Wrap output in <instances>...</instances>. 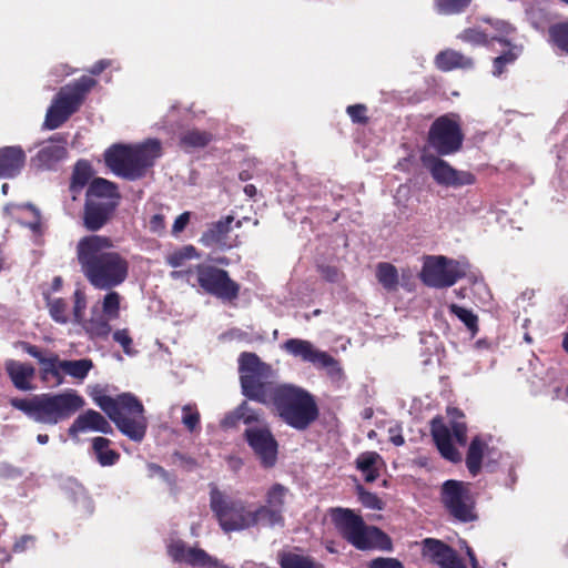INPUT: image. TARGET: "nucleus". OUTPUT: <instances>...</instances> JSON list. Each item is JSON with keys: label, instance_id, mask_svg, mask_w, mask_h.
<instances>
[{"label": "nucleus", "instance_id": "obj_1", "mask_svg": "<svg viewBox=\"0 0 568 568\" xmlns=\"http://www.w3.org/2000/svg\"><path fill=\"white\" fill-rule=\"evenodd\" d=\"M239 369L243 394L262 404H272L290 426L304 429L316 418L317 409L312 396L295 385L274 386L268 383L273 369L255 354L243 353L239 358Z\"/></svg>", "mask_w": 568, "mask_h": 568}, {"label": "nucleus", "instance_id": "obj_2", "mask_svg": "<svg viewBox=\"0 0 568 568\" xmlns=\"http://www.w3.org/2000/svg\"><path fill=\"white\" fill-rule=\"evenodd\" d=\"M77 260L88 282L98 290H112L129 277L130 262L114 250L110 237L88 235L79 240Z\"/></svg>", "mask_w": 568, "mask_h": 568}, {"label": "nucleus", "instance_id": "obj_3", "mask_svg": "<svg viewBox=\"0 0 568 568\" xmlns=\"http://www.w3.org/2000/svg\"><path fill=\"white\" fill-rule=\"evenodd\" d=\"M10 404L36 423L54 426L69 419L85 402L74 389L44 393L31 398H12Z\"/></svg>", "mask_w": 568, "mask_h": 568}, {"label": "nucleus", "instance_id": "obj_4", "mask_svg": "<svg viewBox=\"0 0 568 568\" xmlns=\"http://www.w3.org/2000/svg\"><path fill=\"white\" fill-rule=\"evenodd\" d=\"M90 396L122 434L134 442H141L144 438L146 432L144 408L134 395L123 393L111 397L105 395L100 387H94L91 389Z\"/></svg>", "mask_w": 568, "mask_h": 568}, {"label": "nucleus", "instance_id": "obj_5", "mask_svg": "<svg viewBox=\"0 0 568 568\" xmlns=\"http://www.w3.org/2000/svg\"><path fill=\"white\" fill-rule=\"evenodd\" d=\"M160 156L161 143L150 139L135 145L115 144L105 151L104 160L115 175L135 180Z\"/></svg>", "mask_w": 568, "mask_h": 568}, {"label": "nucleus", "instance_id": "obj_6", "mask_svg": "<svg viewBox=\"0 0 568 568\" xmlns=\"http://www.w3.org/2000/svg\"><path fill=\"white\" fill-rule=\"evenodd\" d=\"M331 517L342 536L357 549H390V539L378 528L365 525L352 510L336 508L332 510Z\"/></svg>", "mask_w": 568, "mask_h": 568}, {"label": "nucleus", "instance_id": "obj_7", "mask_svg": "<svg viewBox=\"0 0 568 568\" xmlns=\"http://www.w3.org/2000/svg\"><path fill=\"white\" fill-rule=\"evenodd\" d=\"M210 505L221 528L226 532L239 531L262 524L256 507H248L242 501L231 500L217 488L211 489Z\"/></svg>", "mask_w": 568, "mask_h": 568}, {"label": "nucleus", "instance_id": "obj_8", "mask_svg": "<svg viewBox=\"0 0 568 568\" xmlns=\"http://www.w3.org/2000/svg\"><path fill=\"white\" fill-rule=\"evenodd\" d=\"M95 84L94 79L84 75L61 88L47 111L45 128L54 130L64 123L80 108L85 94Z\"/></svg>", "mask_w": 568, "mask_h": 568}, {"label": "nucleus", "instance_id": "obj_9", "mask_svg": "<svg viewBox=\"0 0 568 568\" xmlns=\"http://www.w3.org/2000/svg\"><path fill=\"white\" fill-rule=\"evenodd\" d=\"M469 263L465 258L454 260L444 255H426L419 272L420 281L434 288L450 287L466 276Z\"/></svg>", "mask_w": 568, "mask_h": 568}, {"label": "nucleus", "instance_id": "obj_10", "mask_svg": "<svg viewBox=\"0 0 568 568\" xmlns=\"http://www.w3.org/2000/svg\"><path fill=\"white\" fill-rule=\"evenodd\" d=\"M447 414L450 419L453 435L447 426L436 419L432 424V434L442 456L456 463L462 459V456L454 447L453 439L464 446L466 444V426L460 420L463 414L457 408H448Z\"/></svg>", "mask_w": 568, "mask_h": 568}, {"label": "nucleus", "instance_id": "obj_11", "mask_svg": "<svg viewBox=\"0 0 568 568\" xmlns=\"http://www.w3.org/2000/svg\"><path fill=\"white\" fill-rule=\"evenodd\" d=\"M442 501L457 520L469 523L477 519L475 499L469 485L458 480H447L442 487Z\"/></svg>", "mask_w": 568, "mask_h": 568}, {"label": "nucleus", "instance_id": "obj_12", "mask_svg": "<svg viewBox=\"0 0 568 568\" xmlns=\"http://www.w3.org/2000/svg\"><path fill=\"white\" fill-rule=\"evenodd\" d=\"M121 295L115 291L108 292L100 305L91 308L90 318L83 323V329L90 338H106L111 333L110 321L120 316Z\"/></svg>", "mask_w": 568, "mask_h": 568}, {"label": "nucleus", "instance_id": "obj_13", "mask_svg": "<svg viewBox=\"0 0 568 568\" xmlns=\"http://www.w3.org/2000/svg\"><path fill=\"white\" fill-rule=\"evenodd\" d=\"M428 143L439 155L457 152L463 144V133L454 115L438 118L430 126Z\"/></svg>", "mask_w": 568, "mask_h": 568}, {"label": "nucleus", "instance_id": "obj_14", "mask_svg": "<svg viewBox=\"0 0 568 568\" xmlns=\"http://www.w3.org/2000/svg\"><path fill=\"white\" fill-rule=\"evenodd\" d=\"M420 161L433 180L440 186L460 187L475 182V176L470 172L458 171L434 154L424 153Z\"/></svg>", "mask_w": 568, "mask_h": 568}, {"label": "nucleus", "instance_id": "obj_15", "mask_svg": "<svg viewBox=\"0 0 568 568\" xmlns=\"http://www.w3.org/2000/svg\"><path fill=\"white\" fill-rule=\"evenodd\" d=\"M197 281L205 292L223 301L236 298L240 291L239 285L229 277L225 271L214 266H197Z\"/></svg>", "mask_w": 568, "mask_h": 568}, {"label": "nucleus", "instance_id": "obj_16", "mask_svg": "<svg viewBox=\"0 0 568 568\" xmlns=\"http://www.w3.org/2000/svg\"><path fill=\"white\" fill-rule=\"evenodd\" d=\"M245 437L264 468H272L277 462L278 445L266 427H248Z\"/></svg>", "mask_w": 568, "mask_h": 568}, {"label": "nucleus", "instance_id": "obj_17", "mask_svg": "<svg viewBox=\"0 0 568 568\" xmlns=\"http://www.w3.org/2000/svg\"><path fill=\"white\" fill-rule=\"evenodd\" d=\"M288 489L281 485H272L265 494V505L256 507L262 525L275 527L283 525V511Z\"/></svg>", "mask_w": 568, "mask_h": 568}, {"label": "nucleus", "instance_id": "obj_18", "mask_svg": "<svg viewBox=\"0 0 568 568\" xmlns=\"http://www.w3.org/2000/svg\"><path fill=\"white\" fill-rule=\"evenodd\" d=\"M169 556L176 562L201 568H217V559L199 547L187 546L183 540L173 539L168 545Z\"/></svg>", "mask_w": 568, "mask_h": 568}, {"label": "nucleus", "instance_id": "obj_19", "mask_svg": "<svg viewBox=\"0 0 568 568\" xmlns=\"http://www.w3.org/2000/svg\"><path fill=\"white\" fill-rule=\"evenodd\" d=\"M423 556L439 568H465L455 551L436 539L427 538L423 541Z\"/></svg>", "mask_w": 568, "mask_h": 568}, {"label": "nucleus", "instance_id": "obj_20", "mask_svg": "<svg viewBox=\"0 0 568 568\" xmlns=\"http://www.w3.org/2000/svg\"><path fill=\"white\" fill-rule=\"evenodd\" d=\"M491 28L496 30V33L489 32L487 29L481 31L477 28H469L459 33L458 38L462 41L473 45L486 44L488 39L497 40L499 42H504L506 45H509V41L504 39V36L510 34L514 31L513 27L505 21H496L494 24H491Z\"/></svg>", "mask_w": 568, "mask_h": 568}, {"label": "nucleus", "instance_id": "obj_21", "mask_svg": "<svg viewBox=\"0 0 568 568\" xmlns=\"http://www.w3.org/2000/svg\"><path fill=\"white\" fill-rule=\"evenodd\" d=\"M90 432L111 434L112 427L99 412L88 409L80 414L71 424L69 435L74 438L81 433Z\"/></svg>", "mask_w": 568, "mask_h": 568}, {"label": "nucleus", "instance_id": "obj_22", "mask_svg": "<svg viewBox=\"0 0 568 568\" xmlns=\"http://www.w3.org/2000/svg\"><path fill=\"white\" fill-rule=\"evenodd\" d=\"M67 141L62 138H52L43 142L32 159V163L40 169H52L67 156Z\"/></svg>", "mask_w": 568, "mask_h": 568}, {"label": "nucleus", "instance_id": "obj_23", "mask_svg": "<svg viewBox=\"0 0 568 568\" xmlns=\"http://www.w3.org/2000/svg\"><path fill=\"white\" fill-rule=\"evenodd\" d=\"M282 348L295 358L312 364L314 367L322 359L325 351L318 349L312 342L302 338H290Z\"/></svg>", "mask_w": 568, "mask_h": 568}, {"label": "nucleus", "instance_id": "obj_24", "mask_svg": "<svg viewBox=\"0 0 568 568\" xmlns=\"http://www.w3.org/2000/svg\"><path fill=\"white\" fill-rule=\"evenodd\" d=\"M26 153L21 146H4L0 149V178L18 175L26 164Z\"/></svg>", "mask_w": 568, "mask_h": 568}, {"label": "nucleus", "instance_id": "obj_25", "mask_svg": "<svg viewBox=\"0 0 568 568\" xmlns=\"http://www.w3.org/2000/svg\"><path fill=\"white\" fill-rule=\"evenodd\" d=\"M4 368L17 389L23 392L33 389L32 381L36 369L32 365L16 359H7Z\"/></svg>", "mask_w": 568, "mask_h": 568}, {"label": "nucleus", "instance_id": "obj_26", "mask_svg": "<svg viewBox=\"0 0 568 568\" xmlns=\"http://www.w3.org/2000/svg\"><path fill=\"white\" fill-rule=\"evenodd\" d=\"M234 217L227 215L212 224L201 236V242L206 246L227 247V234L232 229Z\"/></svg>", "mask_w": 568, "mask_h": 568}, {"label": "nucleus", "instance_id": "obj_27", "mask_svg": "<svg viewBox=\"0 0 568 568\" xmlns=\"http://www.w3.org/2000/svg\"><path fill=\"white\" fill-rule=\"evenodd\" d=\"M114 203L87 201L84 213V225L88 230L101 229L109 219Z\"/></svg>", "mask_w": 568, "mask_h": 568}, {"label": "nucleus", "instance_id": "obj_28", "mask_svg": "<svg viewBox=\"0 0 568 568\" xmlns=\"http://www.w3.org/2000/svg\"><path fill=\"white\" fill-rule=\"evenodd\" d=\"M434 62H435V65L437 69L445 71V72H448V71H452L455 69L468 70L474 67V62H473L471 58L466 57L463 53H460L456 50H452V49H446V50L440 51L435 57Z\"/></svg>", "mask_w": 568, "mask_h": 568}, {"label": "nucleus", "instance_id": "obj_29", "mask_svg": "<svg viewBox=\"0 0 568 568\" xmlns=\"http://www.w3.org/2000/svg\"><path fill=\"white\" fill-rule=\"evenodd\" d=\"M356 467L365 476L368 483L375 481L379 477V470L384 466V460L376 452H364L356 458Z\"/></svg>", "mask_w": 568, "mask_h": 568}, {"label": "nucleus", "instance_id": "obj_30", "mask_svg": "<svg viewBox=\"0 0 568 568\" xmlns=\"http://www.w3.org/2000/svg\"><path fill=\"white\" fill-rule=\"evenodd\" d=\"M6 212L12 215L14 219L20 221L21 224L27 225L33 232H38L40 229V213L31 204L22 205H7Z\"/></svg>", "mask_w": 568, "mask_h": 568}, {"label": "nucleus", "instance_id": "obj_31", "mask_svg": "<svg viewBox=\"0 0 568 568\" xmlns=\"http://www.w3.org/2000/svg\"><path fill=\"white\" fill-rule=\"evenodd\" d=\"M118 197V192L115 186L104 180V179H95L91 182L88 192H87V201L91 202H110L114 203V200Z\"/></svg>", "mask_w": 568, "mask_h": 568}, {"label": "nucleus", "instance_id": "obj_32", "mask_svg": "<svg viewBox=\"0 0 568 568\" xmlns=\"http://www.w3.org/2000/svg\"><path fill=\"white\" fill-rule=\"evenodd\" d=\"M488 449V446L485 440L479 437H476L471 440L467 457H466V466L469 473L473 476H476L481 467L483 458Z\"/></svg>", "mask_w": 568, "mask_h": 568}, {"label": "nucleus", "instance_id": "obj_33", "mask_svg": "<svg viewBox=\"0 0 568 568\" xmlns=\"http://www.w3.org/2000/svg\"><path fill=\"white\" fill-rule=\"evenodd\" d=\"M92 448L99 464L103 467L113 466L120 458V455L110 448V440L104 437L92 439Z\"/></svg>", "mask_w": 568, "mask_h": 568}, {"label": "nucleus", "instance_id": "obj_34", "mask_svg": "<svg viewBox=\"0 0 568 568\" xmlns=\"http://www.w3.org/2000/svg\"><path fill=\"white\" fill-rule=\"evenodd\" d=\"M237 422H243L248 427H254V423H260V415L244 403L233 413L225 416L222 425L225 427H232L235 426Z\"/></svg>", "mask_w": 568, "mask_h": 568}, {"label": "nucleus", "instance_id": "obj_35", "mask_svg": "<svg viewBox=\"0 0 568 568\" xmlns=\"http://www.w3.org/2000/svg\"><path fill=\"white\" fill-rule=\"evenodd\" d=\"M63 374L82 382L87 378L93 368V362L90 358H81L74 361H62Z\"/></svg>", "mask_w": 568, "mask_h": 568}, {"label": "nucleus", "instance_id": "obj_36", "mask_svg": "<svg viewBox=\"0 0 568 568\" xmlns=\"http://www.w3.org/2000/svg\"><path fill=\"white\" fill-rule=\"evenodd\" d=\"M91 176V168L85 161H79L73 170L70 184L72 200H77Z\"/></svg>", "mask_w": 568, "mask_h": 568}, {"label": "nucleus", "instance_id": "obj_37", "mask_svg": "<svg viewBox=\"0 0 568 568\" xmlns=\"http://www.w3.org/2000/svg\"><path fill=\"white\" fill-rule=\"evenodd\" d=\"M376 278L387 291H395L399 282L397 268L387 262L378 263L376 265Z\"/></svg>", "mask_w": 568, "mask_h": 568}, {"label": "nucleus", "instance_id": "obj_38", "mask_svg": "<svg viewBox=\"0 0 568 568\" xmlns=\"http://www.w3.org/2000/svg\"><path fill=\"white\" fill-rule=\"evenodd\" d=\"M280 565L282 568H324V566L308 556L285 552L280 557Z\"/></svg>", "mask_w": 568, "mask_h": 568}, {"label": "nucleus", "instance_id": "obj_39", "mask_svg": "<svg viewBox=\"0 0 568 568\" xmlns=\"http://www.w3.org/2000/svg\"><path fill=\"white\" fill-rule=\"evenodd\" d=\"M199 255L192 245H185L181 248L172 251L166 255V263L172 267H181L186 261L196 258Z\"/></svg>", "mask_w": 568, "mask_h": 568}, {"label": "nucleus", "instance_id": "obj_40", "mask_svg": "<svg viewBox=\"0 0 568 568\" xmlns=\"http://www.w3.org/2000/svg\"><path fill=\"white\" fill-rule=\"evenodd\" d=\"M449 311L454 314L460 322L465 324L468 331L471 333V336H475L478 332V318L477 316L467 308L458 306L457 304H450Z\"/></svg>", "mask_w": 568, "mask_h": 568}, {"label": "nucleus", "instance_id": "obj_41", "mask_svg": "<svg viewBox=\"0 0 568 568\" xmlns=\"http://www.w3.org/2000/svg\"><path fill=\"white\" fill-rule=\"evenodd\" d=\"M315 367L318 369H325L326 374L333 382H339L343 379V369L339 363L327 352H324L322 359H320Z\"/></svg>", "mask_w": 568, "mask_h": 568}, {"label": "nucleus", "instance_id": "obj_42", "mask_svg": "<svg viewBox=\"0 0 568 568\" xmlns=\"http://www.w3.org/2000/svg\"><path fill=\"white\" fill-rule=\"evenodd\" d=\"M211 141V134L197 130L185 132L181 138L184 148H202Z\"/></svg>", "mask_w": 568, "mask_h": 568}, {"label": "nucleus", "instance_id": "obj_43", "mask_svg": "<svg viewBox=\"0 0 568 568\" xmlns=\"http://www.w3.org/2000/svg\"><path fill=\"white\" fill-rule=\"evenodd\" d=\"M520 52H521V49L519 47L511 45L510 49L506 53L497 57L494 60L493 74L495 77L501 75L505 67L509 63H513L519 57Z\"/></svg>", "mask_w": 568, "mask_h": 568}, {"label": "nucleus", "instance_id": "obj_44", "mask_svg": "<svg viewBox=\"0 0 568 568\" xmlns=\"http://www.w3.org/2000/svg\"><path fill=\"white\" fill-rule=\"evenodd\" d=\"M181 422L189 432H195L200 426V413L195 405L186 404L181 408Z\"/></svg>", "mask_w": 568, "mask_h": 568}, {"label": "nucleus", "instance_id": "obj_45", "mask_svg": "<svg viewBox=\"0 0 568 568\" xmlns=\"http://www.w3.org/2000/svg\"><path fill=\"white\" fill-rule=\"evenodd\" d=\"M471 0H434L436 10L442 14H455L469 6Z\"/></svg>", "mask_w": 568, "mask_h": 568}, {"label": "nucleus", "instance_id": "obj_46", "mask_svg": "<svg viewBox=\"0 0 568 568\" xmlns=\"http://www.w3.org/2000/svg\"><path fill=\"white\" fill-rule=\"evenodd\" d=\"M48 308L51 317L61 324H65L69 320L68 317V305L61 298H52L48 300Z\"/></svg>", "mask_w": 568, "mask_h": 568}, {"label": "nucleus", "instance_id": "obj_47", "mask_svg": "<svg viewBox=\"0 0 568 568\" xmlns=\"http://www.w3.org/2000/svg\"><path fill=\"white\" fill-rule=\"evenodd\" d=\"M549 36L554 44L568 52V23L551 27L549 29Z\"/></svg>", "mask_w": 568, "mask_h": 568}, {"label": "nucleus", "instance_id": "obj_48", "mask_svg": "<svg viewBox=\"0 0 568 568\" xmlns=\"http://www.w3.org/2000/svg\"><path fill=\"white\" fill-rule=\"evenodd\" d=\"M87 307V297L82 290H77L74 292V306H73V317L75 323L80 324L83 327V323L87 320L83 318V313Z\"/></svg>", "mask_w": 568, "mask_h": 568}, {"label": "nucleus", "instance_id": "obj_49", "mask_svg": "<svg viewBox=\"0 0 568 568\" xmlns=\"http://www.w3.org/2000/svg\"><path fill=\"white\" fill-rule=\"evenodd\" d=\"M113 339L123 348V352L132 356L135 354V351L132 348V338L126 328L116 329L113 333Z\"/></svg>", "mask_w": 568, "mask_h": 568}, {"label": "nucleus", "instance_id": "obj_50", "mask_svg": "<svg viewBox=\"0 0 568 568\" xmlns=\"http://www.w3.org/2000/svg\"><path fill=\"white\" fill-rule=\"evenodd\" d=\"M40 364L42 366L41 372L43 379H48V372H50V368H62V361L59 359L58 355L55 354H50L48 356L44 355L43 358H40Z\"/></svg>", "mask_w": 568, "mask_h": 568}, {"label": "nucleus", "instance_id": "obj_51", "mask_svg": "<svg viewBox=\"0 0 568 568\" xmlns=\"http://www.w3.org/2000/svg\"><path fill=\"white\" fill-rule=\"evenodd\" d=\"M346 112L354 123H365L367 121V109L364 104L349 105Z\"/></svg>", "mask_w": 568, "mask_h": 568}, {"label": "nucleus", "instance_id": "obj_52", "mask_svg": "<svg viewBox=\"0 0 568 568\" xmlns=\"http://www.w3.org/2000/svg\"><path fill=\"white\" fill-rule=\"evenodd\" d=\"M359 499L361 503L367 508L376 510L383 509V501L373 493L361 491Z\"/></svg>", "mask_w": 568, "mask_h": 568}, {"label": "nucleus", "instance_id": "obj_53", "mask_svg": "<svg viewBox=\"0 0 568 568\" xmlns=\"http://www.w3.org/2000/svg\"><path fill=\"white\" fill-rule=\"evenodd\" d=\"M371 568H404L402 564L393 558H378L372 561Z\"/></svg>", "mask_w": 568, "mask_h": 568}, {"label": "nucleus", "instance_id": "obj_54", "mask_svg": "<svg viewBox=\"0 0 568 568\" xmlns=\"http://www.w3.org/2000/svg\"><path fill=\"white\" fill-rule=\"evenodd\" d=\"M189 221H190V212H184V213L180 214L173 223L172 233L179 234L180 232H182L185 229V226L187 225Z\"/></svg>", "mask_w": 568, "mask_h": 568}, {"label": "nucleus", "instance_id": "obj_55", "mask_svg": "<svg viewBox=\"0 0 568 568\" xmlns=\"http://www.w3.org/2000/svg\"><path fill=\"white\" fill-rule=\"evenodd\" d=\"M165 229L164 217L161 214H154L150 220V230L153 233H162Z\"/></svg>", "mask_w": 568, "mask_h": 568}, {"label": "nucleus", "instance_id": "obj_56", "mask_svg": "<svg viewBox=\"0 0 568 568\" xmlns=\"http://www.w3.org/2000/svg\"><path fill=\"white\" fill-rule=\"evenodd\" d=\"M74 486V501L81 503L83 506H90V500L87 496L84 488L79 484H73Z\"/></svg>", "mask_w": 568, "mask_h": 568}, {"label": "nucleus", "instance_id": "obj_57", "mask_svg": "<svg viewBox=\"0 0 568 568\" xmlns=\"http://www.w3.org/2000/svg\"><path fill=\"white\" fill-rule=\"evenodd\" d=\"M388 434H389V440L395 446L404 445L405 440H404V437L402 436V429L398 426L390 427L388 429Z\"/></svg>", "mask_w": 568, "mask_h": 568}, {"label": "nucleus", "instance_id": "obj_58", "mask_svg": "<svg viewBox=\"0 0 568 568\" xmlns=\"http://www.w3.org/2000/svg\"><path fill=\"white\" fill-rule=\"evenodd\" d=\"M20 347L23 352L32 356L33 358L38 359L40 363V358H43L44 354L36 346L28 344V343H21Z\"/></svg>", "mask_w": 568, "mask_h": 568}, {"label": "nucleus", "instance_id": "obj_59", "mask_svg": "<svg viewBox=\"0 0 568 568\" xmlns=\"http://www.w3.org/2000/svg\"><path fill=\"white\" fill-rule=\"evenodd\" d=\"M62 373H63L62 368H54V369L50 368V372H48V379H45V381L47 382L52 381L54 386H60L64 382Z\"/></svg>", "mask_w": 568, "mask_h": 568}, {"label": "nucleus", "instance_id": "obj_60", "mask_svg": "<svg viewBox=\"0 0 568 568\" xmlns=\"http://www.w3.org/2000/svg\"><path fill=\"white\" fill-rule=\"evenodd\" d=\"M111 60L102 59L98 62H95L89 70V72L93 75H98L101 72H103L106 68L111 65Z\"/></svg>", "mask_w": 568, "mask_h": 568}, {"label": "nucleus", "instance_id": "obj_61", "mask_svg": "<svg viewBox=\"0 0 568 568\" xmlns=\"http://www.w3.org/2000/svg\"><path fill=\"white\" fill-rule=\"evenodd\" d=\"M148 470H149V475L151 477L159 476L161 478H166L165 470L156 464H153V463L148 464Z\"/></svg>", "mask_w": 568, "mask_h": 568}, {"label": "nucleus", "instance_id": "obj_62", "mask_svg": "<svg viewBox=\"0 0 568 568\" xmlns=\"http://www.w3.org/2000/svg\"><path fill=\"white\" fill-rule=\"evenodd\" d=\"M501 213L499 211H496L494 209H489L485 216H483L487 224H491V222L498 223L500 220Z\"/></svg>", "mask_w": 568, "mask_h": 568}, {"label": "nucleus", "instance_id": "obj_63", "mask_svg": "<svg viewBox=\"0 0 568 568\" xmlns=\"http://www.w3.org/2000/svg\"><path fill=\"white\" fill-rule=\"evenodd\" d=\"M322 273H323V276L329 282H334L338 278V272L335 268L325 267L322 270Z\"/></svg>", "mask_w": 568, "mask_h": 568}, {"label": "nucleus", "instance_id": "obj_64", "mask_svg": "<svg viewBox=\"0 0 568 568\" xmlns=\"http://www.w3.org/2000/svg\"><path fill=\"white\" fill-rule=\"evenodd\" d=\"M55 72H60V75L61 77H67V75H70L74 72L73 69H71L68 64H61V65H58L55 69H54Z\"/></svg>", "mask_w": 568, "mask_h": 568}]
</instances>
